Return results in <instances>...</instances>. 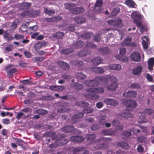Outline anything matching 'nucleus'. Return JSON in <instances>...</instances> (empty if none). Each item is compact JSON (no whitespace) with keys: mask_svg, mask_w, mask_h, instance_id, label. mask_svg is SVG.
<instances>
[{"mask_svg":"<svg viewBox=\"0 0 154 154\" xmlns=\"http://www.w3.org/2000/svg\"><path fill=\"white\" fill-rule=\"evenodd\" d=\"M131 17L135 23L138 26L141 33H143L146 29V27L142 24L141 21L143 16L140 13L137 11H134L131 14Z\"/></svg>","mask_w":154,"mask_h":154,"instance_id":"nucleus-1","label":"nucleus"},{"mask_svg":"<svg viewBox=\"0 0 154 154\" xmlns=\"http://www.w3.org/2000/svg\"><path fill=\"white\" fill-rule=\"evenodd\" d=\"M108 78L109 83L106 87L107 89L111 91L116 90L118 87L117 79L113 75H109Z\"/></svg>","mask_w":154,"mask_h":154,"instance_id":"nucleus-2","label":"nucleus"},{"mask_svg":"<svg viewBox=\"0 0 154 154\" xmlns=\"http://www.w3.org/2000/svg\"><path fill=\"white\" fill-rule=\"evenodd\" d=\"M122 103L127 106L132 108L136 107L137 105L135 101L131 100H127L126 99L122 100Z\"/></svg>","mask_w":154,"mask_h":154,"instance_id":"nucleus-3","label":"nucleus"},{"mask_svg":"<svg viewBox=\"0 0 154 154\" xmlns=\"http://www.w3.org/2000/svg\"><path fill=\"white\" fill-rule=\"evenodd\" d=\"M110 75H108L106 77H101L96 78V80L99 82V85L100 84L103 86H106L108 83L109 78L108 76Z\"/></svg>","mask_w":154,"mask_h":154,"instance_id":"nucleus-4","label":"nucleus"},{"mask_svg":"<svg viewBox=\"0 0 154 154\" xmlns=\"http://www.w3.org/2000/svg\"><path fill=\"white\" fill-rule=\"evenodd\" d=\"M84 84L88 87H93L97 86L99 82L96 80V78L92 80H87L84 82Z\"/></svg>","mask_w":154,"mask_h":154,"instance_id":"nucleus-5","label":"nucleus"},{"mask_svg":"<svg viewBox=\"0 0 154 154\" xmlns=\"http://www.w3.org/2000/svg\"><path fill=\"white\" fill-rule=\"evenodd\" d=\"M132 39L131 38L128 37L125 38L122 43L123 46H129L132 47H135L136 44L134 43H131Z\"/></svg>","mask_w":154,"mask_h":154,"instance_id":"nucleus-6","label":"nucleus"},{"mask_svg":"<svg viewBox=\"0 0 154 154\" xmlns=\"http://www.w3.org/2000/svg\"><path fill=\"white\" fill-rule=\"evenodd\" d=\"M105 103L112 106H116L119 104L118 102L116 100L111 98H107L104 100Z\"/></svg>","mask_w":154,"mask_h":154,"instance_id":"nucleus-7","label":"nucleus"},{"mask_svg":"<svg viewBox=\"0 0 154 154\" xmlns=\"http://www.w3.org/2000/svg\"><path fill=\"white\" fill-rule=\"evenodd\" d=\"M86 91L87 92V93L85 95V96L86 98L92 100H95L99 98V95L96 94H92L93 92H89L87 91V89Z\"/></svg>","mask_w":154,"mask_h":154,"instance_id":"nucleus-8","label":"nucleus"},{"mask_svg":"<svg viewBox=\"0 0 154 154\" xmlns=\"http://www.w3.org/2000/svg\"><path fill=\"white\" fill-rule=\"evenodd\" d=\"M123 95L127 97H134L137 95L136 92L134 91H128L123 93Z\"/></svg>","mask_w":154,"mask_h":154,"instance_id":"nucleus-9","label":"nucleus"},{"mask_svg":"<svg viewBox=\"0 0 154 154\" xmlns=\"http://www.w3.org/2000/svg\"><path fill=\"white\" fill-rule=\"evenodd\" d=\"M87 91L89 92H93L98 94H101L104 92V89L102 87H98L95 88H89L87 89Z\"/></svg>","mask_w":154,"mask_h":154,"instance_id":"nucleus-10","label":"nucleus"},{"mask_svg":"<svg viewBox=\"0 0 154 154\" xmlns=\"http://www.w3.org/2000/svg\"><path fill=\"white\" fill-rule=\"evenodd\" d=\"M142 45L143 48L145 49H147L148 48V43H149L148 38L146 36H144L142 38Z\"/></svg>","mask_w":154,"mask_h":154,"instance_id":"nucleus-11","label":"nucleus"},{"mask_svg":"<svg viewBox=\"0 0 154 154\" xmlns=\"http://www.w3.org/2000/svg\"><path fill=\"white\" fill-rule=\"evenodd\" d=\"M131 58L135 61H139L140 60V57L139 54L137 52H134L131 55Z\"/></svg>","mask_w":154,"mask_h":154,"instance_id":"nucleus-12","label":"nucleus"},{"mask_svg":"<svg viewBox=\"0 0 154 154\" xmlns=\"http://www.w3.org/2000/svg\"><path fill=\"white\" fill-rule=\"evenodd\" d=\"M142 69V68L140 66L135 67L132 70V74L135 75H139L141 73Z\"/></svg>","mask_w":154,"mask_h":154,"instance_id":"nucleus-13","label":"nucleus"},{"mask_svg":"<svg viewBox=\"0 0 154 154\" xmlns=\"http://www.w3.org/2000/svg\"><path fill=\"white\" fill-rule=\"evenodd\" d=\"M119 116L125 118H131L133 115L128 111L122 112L119 114Z\"/></svg>","mask_w":154,"mask_h":154,"instance_id":"nucleus-14","label":"nucleus"},{"mask_svg":"<svg viewBox=\"0 0 154 154\" xmlns=\"http://www.w3.org/2000/svg\"><path fill=\"white\" fill-rule=\"evenodd\" d=\"M3 36L4 39H6L8 42L11 41L14 39L12 35H10L8 31H5Z\"/></svg>","mask_w":154,"mask_h":154,"instance_id":"nucleus-15","label":"nucleus"},{"mask_svg":"<svg viewBox=\"0 0 154 154\" xmlns=\"http://www.w3.org/2000/svg\"><path fill=\"white\" fill-rule=\"evenodd\" d=\"M84 140V137L80 136H72L70 138V140L73 142H80Z\"/></svg>","mask_w":154,"mask_h":154,"instance_id":"nucleus-16","label":"nucleus"},{"mask_svg":"<svg viewBox=\"0 0 154 154\" xmlns=\"http://www.w3.org/2000/svg\"><path fill=\"white\" fill-rule=\"evenodd\" d=\"M127 5L131 8H135L137 7L136 3L132 0H127L125 2Z\"/></svg>","mask_w":154,"mask_h":154,"instance_id":"nucleus-17","label":"nucleus"},{"mask_svg":"<svg viewBox=\"0 0 154 154\" xmlns=\"http://www.w3.org/2000/svg\"><path fill=\"white\" fill-rule=\"evenodd\" d=\"M108 68L111 70H120L122 69V67L119 64H112L109 65Z\"/></svg>","mask_w":154,"mask_h":154,"instance_id":"nucleus-18","label":"nucleus"},{"mask_svg":"<svg viewBox=\"0 0 154 154\" xmlns=\"http://www.w3.org/2000/svg\"><path fill=\"white\" fill-rule=\"evenodd\" d=\"M57 63L61 68L63 69H68L69 68V65L63 61H59L57 62Z\"/></svg>","mask_w":154,"mask_h":154,"instance_id":"nucleus-19","label":"nucleus"},{"mask_svg":"<svg viewBox=\"0 0 154 154\" xmlns=\"http://www.w3.org/2000/svg\"><path fill=\"white\" fill-rule=\"evenodd\" d=\"M47 44V43L45 42H39L35 45L34 47L35 50H37L40 49L43 46H45Z\"/></svg>","mask_w":154,"mask_h":154,"instance_id":"nucleus-20","label":"nucleus"},{"mask_svg":"<svg viewBox=\"0 0 154 154\" xmlns=\"http://www.w3.org/2000/svg\"><path fill=\"white\" fill-rule=\"evenodd\" d=\"M91 70L95 72L99 73H103L104 72V70L100 67H92L91 68Z\"/></svg>","mask_w":154,"mask_h":154,"instance_id":"nucleus-21","label":"nucleus"},{"mask_svg":"<svg viewBox=\"0 0 154 154\" xmlns=\"http://www.w3.org/2000/svg\"><path fill=\"white\" fill-rule=\"evenodd\" d=\"M61 19L62 18L61 17L58 16L51 18H45V19L48 22H52L61 20Z\"/></svg>","mask_w":154,"mask_h":154,"instance_id":"nucleus-22","label":"nucleus"},{"mask_svg":"<svg viewBox=\"0 0 154 154\" xmlns=\"http://www.w3.org/2000/svg\"><path fill=\"white\" fill-rule=\"evenodd\" d=\"M102 59L99 57H97L93 59L92 62L94 65H98L102 61Z\"/></svg>","mask_w":154,"mask_h":154,"instance_id":"nucleus-23","label":"nucleus"},{"mask_svg":"<svg viewBox=\"0 0 154 154\" xmlns=\"http://www.w3.org/2000/svg\"><path fill=\"white\" fill-rule=\"evenodd\" d=\"M83 116V114L82 112H79L77 114L74 115L72 118V121L73 122L72 123H75L76 122V120L77 119L82 117Z\"/></svg>","mask_w":154,"mask_h":154,"instance_id":"nucleus-24","label":"nucleus"},{"mask_svg":"<svg viewBox=\"0 0 154 154\" xmlns=\"http://www.w3.org/2000/svg\"><path fill=\"white\" fill-rule=\"evenodd\" d=\"M67 142V141L64 138H62L61 139H60L56 141L55 142V144L58 145H62Z\"/></svg>","mask_w":154,"mask_h":154,"instance_id":"nucleus-25","label":"nucleus"},{"mask_svg":"<svg viewBox=\"0 0 154 154\" xmlns=\"http://www.w3.org/2000/svg\"><path fill=\"white\" fill-rule=\"evenodd\" d=\"M65 8L67 10H75V5L71 3H66L64 4Z\"/></svg>","mask_w":154,"mask_h":154,"instance_id":"nucleus-26","label":"nucleus"},{"mask_svg":"<svg viewBox=\"0 0 154 154\" xmlns=\"http://www.w3.org/2000/svg\"><path fill=\"white\" fill-rule=\"evenodd\" d=\"M129 88L131 89H139L141 88L140 85L137 83H130L128 84Z\"/></svg>","mask_w":154,"mask_h":154,"instance_id":"nucleus-27","label":"nucleus"},{"mask_svg":"<svg viewBox=\"0 0 154 154\" xmlns=\"http://www.w3.org/2000/svg\"><path fill=\"white\" fill-rule=\"evenodd\" d=\"M62 130L63 132H68L73 131L74 128L72 126H66L63 127Z\"/></svg>","mask_w":154,"mask_h":154,"instance_id":"nucleus-28","label":"nucleus"},{"mask_svg":"<svg viewBox=\"0 0 154 154\" xmlns=\"http://www.w3.org/2000/svg\"><path fill=\"white\" fill-rule=\"evenodd\" d=\"M33 10H26L24 12L25 14L24 15H29V16H32L33 17H35L36 16L37 14H34V13H35V11L32 12Z\"/></svg>","mask_w":154,"mask_h":154,"instance_id":"nucleus-29","label":"nucleus"},{"mask_svg":"<svg viewBox=\"0 0 154 154\" xmlns=\"http://www.w3.org/2000/svg\"><path fill=\"white\" fill-rule=\"evenodd\" d=\"M117 145L118 146L126 149H127L129 148V145L127 143L125 142H119L117 144Z\"/></svg>","mask_w":154,"mask_h":154,"instance_id":"nucleus-30","label":"nucleus"},{"mask_svg":"<svg viewBox=\"0 0 154 154\" xmlns=\"http://www.w3.org/2000/svg\"><path fill=\"white\" fill-rule=\"evenodd\" d=\"M38 29L37 26L35 25L32 27L29 28L26 31L27 32L31 34L36 31Z\"/></svg>","mask_w":154,"mask_h":154,"instance_id":"nucleus-31","label":"nucleus"},{"mask_svg":"<svg viewBox=\"0 0 154 154\" xmlns=\"http://www.w3.org/2000/svg\"><path fill=\"white\" fill-rule=\"evenodd\" d=\"M103 138L102 137L101 139H100V140L98 141H97L95 142V143L96 145V146L95 147V149H103L104 145L103 144L100 145L102 142V139Z\"/></svg>","mask_w":154,"mask_h":154,"instance_id":"nucleus-32","label":"nucleus"},{"mask_svg":"<svg viewBox=\"0 0 154 154\" xmlns=\"http://www.w3.org/2000/svg\"><path fill=\"white\" fill-rule=\"evenodd\" d=\"M154 65V58H150L148 61V67L149 69L152 70Z\"/></svg>","mask_w":154,"mask_h":154,"instance_id":"nucleus-33","label":"nucleus"},{"mask_svg":"<svg viewBox=\"0 0 154 154\" xmlns=\"http://www.w3.org/2000/svg\"><path fill=\"white\" fill-rule=\"evenodd\" d=\"M75 76L78 80H83L86 78V75L81 72L76 73Z\"/></svg>","mask_w":154,"mask_h":154,"instance_id":"nucleus-34","label":"nucleus"},{"mask_svg":"<svg viewBox=\"0 0 154 154\" xmlns=\"http://www.w3.org/2000/svg\"><path fill=\"white\" fill-rule=\"evenodd\" d=\"M146 122L145 116L144 113L141 114L139 115V120L138 122L139 123H145Z\"/></svg>","mask_w":154,"mask_h":154,"instance_id":"nucleus-35","label":"nucleus"},{"mask_svg":"<svg viewBox=\"0 0 154 154\" xmlns=\"http://www.w3.org/2000/svg\"><path fill=\"white\" fill-rule=\"evenodd\" d=\"M74 20L76 23L79 24L83 23L85 21L84 18L80 17H75L74 18Z\"/></svg>","mask_w":154,"mask_h":154,"instance_id":"nucleus-36","label":"nucleus"},{"mask_svg":"<svg viewBox=\"0 0 154 154\" xmlns=\"http://www.w3.org/2000/svg\"><path fill=\"white\" fill-rule=\"evenodd\" d=\"M31 6V4L28 3H23L20 6L21 8L20 10H28Z\"/></svg>","mask_w":154,"mask_h":154,"instance_id":"nucleus-37","label":"nucleus"},{"mask_svg":"<svg viewBox=\"0 0 154 154\" xmlns=\"http://www.w3.org/2000/svg\"><path fill=\"white\" fill-rule=\"evenodd\" d=\"M103 133L105 135H114L116 133L115 131H110L108 130H105L103 131Z\"/></svg>","mask_w":154,"mask_h":154,"instance_id":"nucleus-38","label":"nucleus"},{"mask_svg":"<svg viewBox=\"0 0 154 154\" xmlns=\"http://www.w3.org/2000/svg\"><path fill=\"white\" fill-rule=\"evenodd\" d=\"M116 58L124 62H126L128 61V59L126 57H122L119 55H116Z\"/></svg>","mask_w":154,"mask_h":154,"instance_id":"nucleus-39","label":"nucleus"},{"mask_svg":"<svg viewBox=\"0 0 154 154\" xmlns=\"http://www.w3.org/2000/svg\"><path fill=\"white\" fill-rule=\"evenodd\" d=\"M84 45L83 42L79 41L75 43L74 45V48H79L82 47Z\"/></svg>","mask_w":154,"mask_h":154,"instance_id":"nucleus-40","label":"nucleus"},{"mask_svg":"<svg viewBox=\"0 0 154 154\" xmlns=\"http://www.w3.org/2000/svg\"><path fill=\"white\" fill-rule=\"evenodd\" d=\"M35 112L39 114L44 115L47 114L48 113V111L46 110L43 109H40L36 110Z\"/></svg>","mask_w":154,"mask_h":154,"instance_id":"nucleus-41","label":"nucleus"},{"mask_svg":"<svg viewBox=\"0 0 154 154\" xmlns=\"http://www.w3.org/2000/svg\"><path fill=\"white\" fill-rule=\"evenodd\" d=\"M19 22L18 20H15L11 26L12 29H15L17 27V25L19 23Z\"/></svg>","mask_w":154,"mask_h":154,"instance_id":"nucleus-42","label":"nucleus"},{"mask_svg":"<svg viewBox=\"0 0 154 154\" xmlns=\"http://www.w3.org/2000/svg\"><path fill=\"white\" fill-rule=\"evenodd\" d=\"M16 69L13 68L10 69L9 70L7 71V74L8 75L11 76L15 72L17 71Z\"/></svg>","mask_w":154,"mask_h":154,"instance_id":"nucleus-43","label":"nucleus"},{"mask_svg":"<svg viewBox=\"0 0 154 154\" xmlns=\"http://www.w3.org/2000/svg\"><path fill=\"white\" fill-rule=\"evenodd\" d=\"M44 58L42 57H35L33 58L32 60L34 62H40L42 61Z\"/></svg>","mask_w":154,"mask_h":154,"instance_id":"nucleus-44","label":"nucleus"},{"mask_svg":"<svg viewBox=\"0 0 154 154\" xmlns=\"http://www.w3.org/2000/svg\"><path fill=\"white\" fill-rule=\"evenodd\" d=\"M83 88V85L81 84L77 83H75L74 84V88L76 89H82Z\"/></svg>","mask_w":154,"mask_h":154,"instance_id":"nucleus-45","label":"nucleus"},{"mask_svg":"<svg viewBox=\"0 0 154 154\" xmlns=\"http://www.w3.org/2000/svg\"><path fill=\"white\" fill-rule=\"evenodd\" d=\"M76 104L80 106L84 107L85 106H88V103L86 102L80 101L77 102L76 103Z\"/></svg>","mask_w":154,"mask_h":154,"instance_id":"nucleus-46","label":"nucleus"},{"mask_svg":"<svg viewBox=\"0 0 154 154\" xmlns=\"http://www.w3.org/2000/svg\"><path fill=\"white\" fill-rule=\"evenodd\" d=\"M114 20L116 23V26L118 27L119 26V25L122 22V19L118 18H116Z\"/></svg>","mask_w":154,"mask_h":154,"instance_id":"nucleus-47","label":"nucleus"},{"mask_svg":"<svg viewBox=\"0 0 154 154\" xmlns=\"http://www.w3.org/2000/svg\"><path fill=\"white\" fill-rule=\"evenodd\" d=\"M95 137V136L94 134H89L86 136V138L87 141L92 140Z\"/></svg>","mask_w":154,"mask_h":154,"instance_id":"nucleus-48","label":"nucleus"},{"mask_svg":"<svg viewBox=\"0 0 154 154\" xmlns=\"http://www.w3.org/2000/svg\"><path fill=\"white\" fill-rule=\"evenodd\" d=\"M64 33L60 32H57L54 34V35L58 39L61 38L64 36Z\"/></svg>","mask_w":154,"mask_h":154,"instance_id":"nucleus-49","label":"nucleus"},{"mask_svg":"<svg viewBox=\"0 0 154 154\" xmlns=\"http://www.w3.org/2000/svg\"><path fill=\"white\" fill-rule=\"evenodd\" d=\"M103 4L102 0H97L94 5V6L96 7H100Z\"/></svg>","mask_w":154,"mask_h":154,"instance_id":"nucleus-50","label":"nucleus"},{"mask_svg":"<svg viewBox=\"0 0 154 154\" xmlns=\"http://www.w3.org/2000/svg\"><path fill=\"white\" fill-rule=\"evenodd\" d=\"M92 36L91 33L89 32H85L82 35V37L85 38H90Z\"/></svg>","mask_w":154,"mask_h":154,"instance_id":"nucleus-51","label":"nucleus"},{"mask_svg":"<svg viewBox=\"0 0 154 154\" xmlns=\"http://www.w3.org/2000/svg\"><path fill=\"white\" fill-rule=\"evenodd\" d=\"M131 135V131H124L123 134L122 135L125 137H128L130 136Z\"/></svg>","mask_w":154,"mask_h":154,"instance_id":"nucleus-52","label":"nucleus"},{"mask_svg":"<svg viewBox=\"0 0 154 154\" xmlns=\"http://www.w3.org/2000/svg\"><path fill=\"white\" fill-rule=\"evenodd\" d=\"M25 117V115L22 112L18 113L16 116V118L18 119H19L21 118H24Z\"/></svg>","mask_w":154,"mask_h":154,"instance_id":"nucleus-53","label":"nucleus"},{"mask_svg":"<svg viewBox=\"0 0 154 154\" xmlns=\"http://www.w3.org/2000/svg\"><path fill=\"white\" fill-rule=\"evenodd\" d=\"M132 131H133V134L136 135H137L138 134L140 133L141 132V131L140 130L134 128H133Z\"/></svg>","mask_w":154,"mask_h":154,"instance_id":"nucleus-54","label":"nucleus"},{"mask_svg":"<svg viewBox=\"0 0 154 154\" xmlns=\"http://www.w3.org/2000/svg\"><path fill=\"white\" fill-rule=\"evenodd\" d=\"M94 111L93 109L90 108H88L84 110V112L86 114H88L91 112Z\"/></svg>","mask_w":154,"mask_h":154,"instance_id":"nucleus-55","label":"nucleus"},{"mask_svg":"<svg viewBox=\"0 0 154 154\" xmlns=\"http://www.w3.org/2000/svg\"><path fill=\"white\" fill-rule=\"evenodd\" d=\"M14 38L16 40H18L20 39H23L24 38V36L23 35H19L18 34H16L14 36Z\"/></svg>","mask_w":154,"mask_h":154,"instance_id":"nucleus-56","label":"nucleus"},{"mask_svg":"<svg viewBox=\"0 0 154 154\" xmlns=\"http://www.w3.org/2000/svg\"><path fill=\"white\" fill-rule=\"evenodd\" d=\"M119 54L121 56H123L126 53V49L125 48H120Z\"/></svg>","mask_w":154,"mask_h":154,"instance_id":"nucleus-57","label":"nucleus"},{"mask_svg":"<svg viewBox=\"0 0 154 154\" xmlns=\"http://www.w3.org/2000/svg\"><path fill=\"white\" fill-rule=\"evenodd\" d=\"M72 50L70 49H66L64 50H63L62 51V53L64 54H68L72 52Z\"/></svg>","mask_w":154,"mask_h":154,"instance_id":"nucleus-58","label":"nucleus"},{"mask_svg":"<svg viewBox=\"0 0 154 154\" xmlns=\"http://www.w3.org/2000/svg\"><path fill=\"white\" fill-rule=\"evenodd\" d=\"M108 23L111 26H116V23L115 22V20L114 19L113 20H111L107 21Z\"/></svg>","mask_w":154,"mask_h":154,"instance_id":"nucleus-59","label":"nucleus"},{"mask_svg":"<svg viewBox=\"0 0 154 154\" xmlns=\"http://www.w3.org/2000/svg\"><path fill=\"white\" fill-rule=\"evenodd\" d=\"M110 11H111L110 13L111 17L116 16L118 13L116 10H110Z\"/></svg>","mask_w":154,"mask_h":154,"instance_id":"nucleus-60","label":"nucleus"},{"mask_svg":"<svg viewBox=\"0 0 154 154\" xmlns=\"http://www.w3.org/2000/svg\"><path fill=\"white\" fill-rule=\"evenodd\" d=\"M86 45V46L89 48H94L96 47V46L92 42H88Z\"/></svg>","mask_w":154,"mask_h":154,"instance_id":"nucleus-61","label":"nucleus"},{"mask_svg":"<svg viewBox=\"0 0 154 154\" xmlns=\"http://www.w3.org/2000/svg\"><path fill=\"white\" fill-rule=\"evenodd\" d=\"M82 149V148L81 147L74 148L73 149V152L74 153L79 152Z\"/></svg>","mask_w":154,"mask_h":154,"instance_id":"nucleus-62","label":"nucleus"},{"mask_svg":"<svg viewBox=\"0 0 154 154\" xmlns=\"http://www.w3.org/2000/svg\"><path fill=\"white\" fill-rule=\"evenodd\" d=\"M24 103L26 104H30L33 102V100L32 99H26L24 100Z\"/></svg>","mask_w":154,"mask_h":154,"instance_id":"nucleus-63","label":"nucleus"},{"mask_svg":"<svg viewBox=\"0 0 154 154\" xmlns=\"http://www.w3.org/2000/svg\"><path fill=\"white\" fill-rule=\"evenodd\" d=\"M45 13L49 15H52L54 13V10H45Z\"/></svg>","mask_w":154,"mask_h":154,"instance_id":"nucleus-64","label":"nucleus"}]
</instances>
